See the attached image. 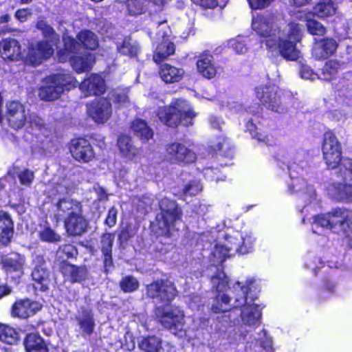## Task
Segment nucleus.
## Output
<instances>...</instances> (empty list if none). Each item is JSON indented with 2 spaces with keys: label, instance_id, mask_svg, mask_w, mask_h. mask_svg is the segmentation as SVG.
I'll list each match as a JSON object with an SVG mask.
<instances>
[{
  "label": "nucleus",
  "instance_id": "obj_1",
  "mask_svg": "<svg viewBox=\"0 0 352 352\" xmlns=\"http://www.w3.org/2000/svg\"><path fill=\"white\" fill-rule=\"evenodd\" d=\"M253 30L264 40L266 49L279 54L289 60H296L300 56L296 44L302 38V28L299 24H283L278 17L272 14L254 16L252 22Z\"/></svg>",
  "mask_w": 352,
  "mask_h": 352
},
{
  "label": "nucleus",
  "instance_id": "obj_2",
  "mask_svg": "<svg viewBox=\"0 0 352 352\" xmlns=\"http://www.w3.org/2000/svg\"><path fill=\"white\" fill-rule=\"evenodd\" d=\"M213 288L217 292L211 309L214 313L226 312L232 308H241L242 322L248 326L260 324L261 311L254 303V298L249 296L250 284L241 285L236 282L232 287L228 285V278L223 272H217L211 279Z\"/></svg>",
  "mask_w": 352,
  "mask_h": 352
},
{
  "label": "nucleus",
  "instance_id": "obj_3",
  "mask_svg": "<svg viewBox=\"0 0 352 352\" xmlns=\"http://www.w3.org/2000/svg\"><path fill=\"white\" fill-rule=\"evenodd\" d=\"M322 154L329 169L340 166L341 171H344V184L330 185L328 194L338 201H352V160L342 157L341 144L331 132H327L324 135Z\"/></svg>",
  "mask_w": 352,
  "mask_h": 352
},
{
  "label": "nucleus",
  "instance_id": "obj_4",
  "mask_svg": "<svg viewBox=\"0 0 352 352\" xmlns=\"http://www.w3.org/2000/svg\"><path fill=\"white\" fill-rule=\"evenodd\" d=\"M319 228L339 231L345 237L352 239V210L336 208L327 214L315 216L312 223L313 232L320 234Z\"/></svg>",
  "mask_w": 352,
  "mask_h": 352
},
{
  "label": "nucleus",
  "instance_id": "obj_5",
  "mask_svg": "<svg viewBox=\"0 0 352 352\" xmlns=\"http://www.w3.org/2000/svg\"><path fill=\"white\" fill-rule=\"evenodd\" d=\"M157 115L160 120L166 125L175 126L179 124L184 126L192 125L197 113L187 101L175 99L169 106L160 108Z\"/></svg>",
  "mask_w": 352,
  "mask_h": 352
},
{
  "label": "nucleus",
  "instance_id": "obj_6",
  "mask_svg": "<svg viewBox=\"0 0 352 352\" xmlns=\"http://www.w3.org/2000/svg\"><path fill=\"white\" fill-rule=\"evenodd\" d=\"M64 47L57 52V58L60 62H65L69 60L74 69L77 73H82L90 69L94 62V56L85 52L82 56H74L80 48V45L74 38L68 36L63 37Z\"/></svg>",
  "mask_w": 352,
  "mask_h": 352
},
{
  "label": "nucleus",
  "instance_id": "obj_7",
  "mask_svg": "<svg viewBox=\"0 0 352 352\" xmlns=\"http://www.w3.org/2000/svg\"><path fill=\"white\" fill-rule=\"evenodd\" d=\"M37 27L43 31L46 40L32 43L29 46L28 52L24 58V61L31 65H38L43 60L49 58L54 53L52 41H56V34L53 29L41 21Z\"/></svg>",
  "mask_w": 352,
  "mask_h": 352
},
{
  "label": "nucleus",
  "instance_id": "obj_8",
  "mask_svg": "<svg viewBox=\"0 0 352 352\" xmlns=\"http://www.w3.org/2000/svg\"><path fill=\"white\" fill-rule=\"evenodd\" d=\"M159 204L161 212L156 217L158 234L169 237L181 217V210L175 201L167 198L162 199Z\"/></svg>",
  "mask_w": 352,
  "mask_h": 352
},
{
  "label": "nucleus",
  "instance_id": "obj_9",
  "mask_svg": "<svg viewBox=\"0 0 352 352\" xmlns=\"http://www.w3.org/2000/svg\"><path fill=\"white\" fill-rule=\"evenodd\" d=\"M49 84L40 88L41 100L52 101L58 98L65 90L76 87L78 81L69 74H56L48 79Z\"/></svg>",
  "mask_w": 352,
  "mask_h": 352
},
{
  "label": "nucleus",
  "instance_id": "obj_10",
  "mask_svg": "<svg viewBox=\"0 0 352 352\" xmlns=\"http://www.w3.org/2000/svg\"><path fill=\"white\" fill-rule=\"evenodd\" d=\"M155 315L164 328L179 337L185 335L184 314L177 307L160 306L155 309Z\"/></svg>",
  "mask_w": 352,
  "mask_h": 352
},
{
  "label": "nucleus",
  "instance_id": "obj_11",
  "mask_svg": "<svg viewBox=\"0 0 352 352\" xmlns=\"http://www.w3.org/2000/svg\"><path fill=\"white\" fill-rule=\"evenodd\" d=\"M256 96L263 105L274 111L284 113L287 109L283 91L274 85L257 87Z\"/></svg>",
  "mask_w": 352,
  "mask_h": 352
},
{
  "label": "nucleus",
  "instance_id": "obj_12",
  "mask_svg": "<svg viewBox=\"0 0 352 352\" xmlns=\"http://www.w3.org/2000/svg\"><path fill=\"white\" fill-rule=\"evenodd\" d=\"M146 294L156 301L168 305L176 296L177 290L170 280H156L146 286Z\"/></svg>",
  "mask_w": 352,
  "mask_h": 352
},
{
  "label": "nucleus",
  "instance_id": "obj_13",
  "mask_svg": "<svg viewBox=\"0 0 352 352\" xmlns=\"http://www.w3.org/2000/svg\"><path fill=\"white\" fill-rule=\"evenodd\" d=\"M166 157L173 163H192L197 158L196 154L193 151L179 142H173L167 145Z\"/></svg>",
  "mask_w": 352,
  "mask_h": 352
},
{
  "label": "nucleus",
  "instance_id": "obj_14",
  "mask_svg": "<svg viewBox=\"0 0 352 352\" xmlns=\"http://www.w3.org/2000/svg\"><path fill=\"white\" fill-rule=\"evenodd\" d=\"M34 261V267L31 274L33 285L36 290L45 292L48 289L50 281V272L43 257L38 256Z\"/></svg>",
  "mask_w": 352,
  "mask_h": 352
},
{
  "label": "nucleus",
  "instance_id": "obj_15",
  "mask_svg": "<svg viewBox=\"0 0 352 352\" xmlns=\"http://www.w3.org/2000/svg\"><path fill=\"white\" fill-rule=\"evenodd\" d=\"M90 117L98 123H104L110 118L112 109L110 102L106 98H100L92 102L88 107Z\"/></svg>",
  "mask_w": 352,
  "mask_h": 352
},
{
  "label": "nucleus",
  "instance_id": "obj_16",
  "mask_svg": "<svg viewBox=\"0 0 352 352\" xmlns=\"http://www.w3.org/2000/svg\"><path fill=\"white\" fill-rule=\"evenodd\" d=\"M28 113L25 107L17 101L7 103V117L10 126L19 129L22 128L27 120Z\"/></svg>",
  "mask_w": 352,
  "mask_h": 352
},
{
  "label": "nucleus",
  "instance_id": "obj_17",
  "mask_svg": "<svg viewBox=\"0 0 352 352\" xmlns=\"http://www.w3.org/2000/svg\"><path fill=\"white\" fill-rule=\"evenodd\" d=\"M338 47V42L332 38L316 40L312 48V56L316 60L328 58L334 54Z\"/></svg>",
  "mask_w": 352,
  "mask_h": 352
},
{
  "label": "nucleus",
  "instance_id": "obj_18",
  "mask_svg": "<svg viewBox=\"0 0 352 352\" xmlns=\"http://www.w3.org/2000/svg\"><path fill=\"white\" fill-rule=\"evenodd\" d=\"M70 151L74 158L79 162H88L94 157L90 143L83 138L73 140Z\"/></svg>",
  "mask_w": 352,
  "mask_h": 352
},
{
  "label": "nucleus",
  "instance_id": "obj_19",
  "mask_svg": "<svg viewBox=\"0 0 352 352\" xmlns=\"http://www.w3.org/2000/svg\"><path fill=\"white\" fill-rule=\"evenodd\" d=\"M42 305L30 299L17 300L12 306V315L21 318H28L41 310Z\"/></svg>",
  "mask_w": 352,
  "mask_h": 352
},
{
  "label": "nucleus",
  "instance_id": "obj_20",
  "mask_svg": "<svg viewBox=\"0 0 352 352\" xmlns=\"http://www.w3.org/2000/svg\"><path fill=\"white\" fill-rule=\"evenodd\" d=\"M80 89L85 96L102 94L105 91L104 79L98 74H91L79 85Z\"/></svg>",
  "mask_w": 352,
  "mask_h": 352
},
{
  "label": "nucleus",
  "instance_id": "obj_21",
  "mask_svg": "<svg viewBox=\"0 0 352 352\" xmlns=\"http://www.w3.org/2000/svg\"><path fill=\"white\" fill-rule=\"evenodd\" d=\"M21 54V45L16 39L6 38L0 42V55L4 60H16Z\"/></svg>",
  "mask_w": 352,
  "mask_h": 352
},
{
  "label": "nucleus",
  "instance_id": "obj_22",
  "mask_svg": "<svg viewBox=\"0 0 352 352\" xmlns=\"http://www.w3.org/2000/svg\"><path fill=\"white\" fill-rule=\"evenodd\" d=\"M56 206L57 215L60 217H74L82 212L80 202L69 197L59 199Z\"/></svg>",
  "mask_w": 352,
  "mask_h": 352
},
{
  "label": "nucleus",
  "instance_id": "obj_23",
  "mask_svg": "<svg viewBox=\"0 0 352 352\" xmlns=\"http://www.w3.org/2000/svg\"><path fill=\"white\" fill-rule=\"evenodd\" d=\"M60 270L64 277L72 283L85 280L88 275L85 266H77L68 263H63Z\"/></svg>",
  "mask_w": 352,
  "mask_h": 352
},
{
  "label": "nucleus",
  "instance_id": "obj_24",
  "mask_svg": "<svg viewBox=\"0 0 352 352\" xmlns=\"http://www.w3.org/2000/svg\"><path fill=\"white\" fill-rule=\"evenodd\" d=\"M139 348L146 352H172L173 347L168 343H162L156 336L143 338L138 342Z\"/></svg>",
  "mask_w": 352,
  "mask_h": 352
},
{
  "label": "nucleus",
  "instance_id": "obj_25",
  "mask_svg": "<svg viewBox=\"0 0 352 352\" xmlns=\"http://www.w3.org/2000/svg\"><path fill=\"white\" fill-rule=\"evenodd\" d=\"M65 226L67 233L76 236L84 233L87 227V221L82 215V212L74 217H66Z\"/></svg>",
  "mask_w": 352,
  "mask_h": 352
},
{
  "label": "nucleus",
  "instance_id": "obj_26",
  "mask_svg": "<svg viewBox=\"0 0 352 352\" xmlns=\"http://www.w3.org/2000/svg\"><path fill=\"white\" fill-rule=\"evenodd\" d=\"M228 243H230L231 249L239 254H247L252 248L254 239L251 234H246L245 236H229Z\"/></svg>",
  "mask_w": 352,
  "mask_h": 352
},
{
  "label": "nucleus",
  "instance_id": "obj_27",
  "mask_svg": "<svg viewBox=\"0 0 352 352\" xmlns=\"http://www.w3.org/2000/svg\"><path fill=\"white\" fill-rule=\"evenodd\" d=\"M76 320L83 335L90 336L94 332L95 322L91 311L86 309L79 310Z\"/></svg>",
  "mask_w": 352,
  "mask_h": 352
},
{
  "label": "nucleus",
  "instance_id": "obj_28",
  "mask_svg": "<svg viewBox=\"0 0 352 352\" xmlns=\"http://www.w3.org/2000/svg\"><path fill=\"white\" fill-rule=\"evenodd\" d=\"M160 76L166 83H175L180 81L184 71L182 68L176 67L169 64H163L160 69Z\"/></svg>",
  "mask_w": 352,
  "mask_h": 352
},
{
  "label": "nucleus",
  "instance_id": "obj_29",
  "mask_svg": "<svg viewBox=\"0 0 352 352\" xmlns=\"http://www.w3.org/2000/svg\"><path fill=\"white\" fill-rule=\"evenodd\" d=\"M26 352H49L47 345L38 333H29L24 340Z\"/></svg>",
  "mask_w": 352,
  "mask_h": 352
},
{
  "label": "nucleus",
  "instance_id": "obj_30",
  "mask_svg": "<svg viewBox=\"0 0 352 352\" xmlns=\"http://www.w3.org/2000/svg\"><path fill=\"white\" fill-rule=\"evenodd\" d=\"M13 234V223L8 213L0 211V243L8 244Z\"/></svg>",
  "mask_w": 352,
  "mask_h": 352
},
{
  "label": "nucleus",
  "instance_id": "obj_31",
  "mask_svg": "<svg viewBox=\"0 0 352 352\" xmlns=\"http://www.w3.org/2000/svg\"><path fill=\"white\" fill-rule=\"evenodd\" d=\"M117 144L122 155L128 160H131L140 154V149L133 144L131 138L127 135H120Z\"/></svg>",
  "mask_w": 352,
  "mask_h": 352
},
{
  "label": "nucleus",
  "instance_id": "obj_32",
  "mask_svg": "<svg viewBox=\"0 0 352 352\" xmlns=\"http://www.w3.org/2000/svg\"><path fill=\"white\" fill-rule=\"evenodd\" d=\"M25 263V256L17 253H13L2 259L3 267L7 272L22 274Z\"/></svg>",
  "mask_w": 352,
  "mask_h": 352
},
{
  "label": "nucleus",
  "instance_id": "obj_33",
  "mask_svg": "<svg viewBox=\"0 0 352 352\" xmlns=\"http://www.w3.org/2000/svg\"><path fill=\"white\" fill-rule=\"evenodd\" d=\"M230 243H228V238L226 239L224 244H217L213 251L211 253L210 260L212 265L221 264L227 257H229L231 254L230 251L233 250L231 249Z\"/></svg>",
  "mask_w": 352,
  "mask_h": 352
},
{
  "label": "nucleus",
  "instance_id": "obj_34",
  "mask_svg": "<svg viewBox=\"0 0 352 352\" xmlns=\"http://www.w3.org/2000/svg\"><path fill=\"white\" fill-rule=\"evenodd\" d=\"M212 56L209 54H204L200 56L197 60V66L199 73L207 78H212L215 76L217 70L212 63Z\"/></svg>",
  "mask_w": 352,
  "mask_h": 352
},
{
  "label": "nucleus",
  "instance_id": "obj_35",
  "mask_svg": "<svg viewBox=\"0 0 352 352\" xmlns=\"http://www.w3.org/2000/svg\"><path fill=\"white\" fill-rule=\"evenodd\" d=\"M131 131L142 141H147L153 138V133L146 122L141 119L133 120L131 125Z\"/></svg>",
  "mask_w": 352,
  "mask_h": 352
},
{
  "label": "nucleus",
  "instance_id": "obj_36",
  "mask_svg": "<svg viewBox=\"0 0 352 352\" xmlns=\"http://www.w3.org/2000/svg\"><path fill=\"white\" fill-rule=\"evenodd\" d=\"M175 52V46L173 43L170 42L168 38H163L161 43H160L153 55V60L155 63H160Z\"/></svg>",
  "mask_w": 352,
  "mask_h": 352
},
{
  "label": "nucleus",
  "instance_id": "obj_37",
  "mask_svg": "<svg viewBox=\"0 0 352 352\" xmlns=\"http://www.w3.org/2000/svg\"><path fill=\"white\" fill-rule=\"evenodd\" d=\"M336 4L332 0H322L314 8V14L320 18H325L336 14Z\"/></svg>",
  "mask_w": 352,
  "mask_h": 352
},
{
  "label": "nucleus",
  "instance_id": "obj_38",
  "mask_svg": "<svg viewBox=\"0 0 352 352\" xmlns=\"http://www.w3.org/2000/svg\"><path fill=\"white\" fill-rule=\"evenodd\" d=\"M340 69V64L335 60H329L322 69L318 78L323 80H331Z\"/></svg>",
  "mask_w": 352,
  "mask_h": 352
},
{
  "label": "nucleus",
  "instance_id": "obj_39",
  "mask_svg": "<svg viewBox=\"0 0 352 352\" xmlns=\"http://www.w3.org/2000/svg\"><path fill=\"white\" fill-rule=\"evenodd\" d=\"M0 340L8 344H14L19 340V333L8 325L0 324Z\"/></svg>",
  "mask_w": 352,
  "mask_h": 352
},
{
  "label": "nucleus",
  "instance_id": "obj_40",
  "mask_svg": "<svg viewBox=\"0 0 352 352\" xmlns=\"http://www.w3.org/2000/svg\"><path fill=\"white\" fill-rule=\"evenodd\" d=\"M77 37L87 49L95 50L98 45L96 36L91 31L82 30L78 34Z\"/></svg>",
  "mask_w": 352,
  "mask_h": 352
},
{
  "label": "nucleus",
  "instance_id": "obj_41",
  "mask_svg": "<svg viewBox=\"0 0 352 352\" xmlns=\"http://www.w3.org/2000/svg\"><path fill=\"white\" fill-rule=\"evenodd\" d=\"M312 16L311 13H307L305 14V19L306 21V26L308 32L313 35L322 36L326 32V28L323 25L311 18Z\"/></svg>",
  "mask_w": 352,
  "mask_h": 352
},
{
  "label": "nucleus",
  "instance_id": "obj_42",
  "mask_svg": "<svg viewBox=\"0 0 352 352\" xmlns=\"http://www.w3.org/2000/svg\"><path fill=\"white\" fill-rule=\"evenodd\" d=\"M119 3H125V0H118ZM127 10L131 15H139L145 12L146 8L140 0H127L126 1Z\"/></svg>",
  "mask_w": 352,
  "mask_h": 352
},
{
  "label": "nucleus",
  "instance_id": "obj_43",
  "mask_svg": "<svg viewBox=\"0 0 352 352\" xmlns=\"http://www.w3.org/2000/svg\"><path fill=\"white\" fill-rule=\"evenodd\" d=\"M15 174L20 184L24 186H30L34 179V173L28 168L14 169Z\"/></svg>",
  "mask_w": 352,
  "mask_h": 352
},
{
  "label": "nucleus",
  "instance_id": "obj_44",
  "mask_svg": "<svg viewBox=\"0 0 352 352\" xmlns=\"http://www.w3.org/2000/svg\"><path fill=\"white\" fill-rule=\"evenodd\" d=\"M292 186V188H290V190L294 192H305L311 199L314 198L315 195V190L313 189L312 186H308L307 182L303 179H294Z\"/></svg>",
  "mask_w": 352,
  "mask_h": 352
},
{
  "label": "nucleus",
  "instance_id": "obj_45",
  "mask_svg": "<svg viewBox=\"0 0 352 352\" xmlns=\"http://www.w3.org/2000/svg\"><path fill=\"white\" fill-rule=\"evenodd\" d=\"M118 50L124 55L134 56L138 54V47L130 38H125L122 45H118Z\"/></svg>",
  "mask_w": 352,
  "mask_h": 352
},
{
  "label": "nucleus",
  "instance_id": "obj_46",
  "mask_svg": "<svg viewBox=\"0 0 352 352\" xmlns=\"http://www.w3.org/2000/svg\"><path fill=\"white\" fill-rule=\"evenodd\" d=\"M77 254V249L71 244L61 245L57 252L58 257L62 260L76 257Z\"/></svg>",
  "mask_w": 352,
  "mask_h": 352
},
{
  "label": "nucleus",
  "instance_id": "obj_47",
  "mask_svg": "<svg viewBox=\"0 0 352 352\" xmlns=\"http://www.w3.org/2000/svg\"><path fill=\"white\" fill-rule=\"evenodd\" d=\"M120 286L124 292H133L138 289L139 282L133 276H126L120 281Z\"/></svg>",
  "mask_w": 352,
  "mask_h": 352
},
{
  "label": "nucleus",
  "instance_id": "obj_48",
  "mask_svg": "<svg viewBox=\"0 0 352 352\" xmlns=\"http://www.w3.org/2000/svg\"><path fill=\"white\" fill-rule=\"evenodd\" d=\"M114 239L115 235L111 233H104L102 235L100 248L102 254H111Z\"/></svg>",
  "mask_w": 352,
  "mask_h": 352
},
{
  "label": "nucleus",
  "instance_id": "obj_49",
  "mask_svg": "<svg viewBox=\"0 0 352 352\" xmlns=\"http://www.w3.org/2000/svg\"><path fill=\"white\" fill-rule=\"evenodd\" d=\"M43 241L55 243L60 241V236L50 228H45L39 233Z\"/></svg>",
  "mask_w": 352,
  "mask_h": 352
},
{
  "label": "nucleus",
  "instance_id": "obj_50",
  "mask_svg": "<svg viewBox=\"0 0 352 352\" xmlns=\"http://www.w3.org/2000/svg\"><path fill=\"white\" fill-rule=\"evenodd\" d=\"M26 122H28L31 127L36 128L38 130H42L45 128L44 120L35 114H28Z\"/></svg>",
  "mask_w": 352,
  "mask_h": 352
},
{
  "label": "nucleus",
  "instance_id": "obj_51",
  "mask_svg": "<svg viewBox=\"0 0 352 352\" xmlns=\"http://www.w3.org/2000/svg\"><path fill=\"white\" fill-rule=\"evenodd\" d=\"M257 339L260 341L261 346L263 347L267 352H272V340L267 336L265 330H262L261 333H258Z\"/></svg>",
  "mask_w": 352,
  "mask_h": 352
},
{
  "label": "nucleus",
  "instance_id": "obj_52",
  "mask_svg": "<svg viewBox=\"0 0 352 352\" xmlns=\"http://www.w3.org/2000/svg\"><path fill=\"white\" fill-rule=\"evenodd\" d=\"M202 189V186L199 181H194L186 185L184 189V195H196Z\"/></svg>",
  "mask_w": 352,
  "mask_h": 352
},
{
  "label": "nucleus",
  "instance_id": "obj_53",
  "mask_svg": "<svg viewBox=\"0 0 352 352\" xmlns=\"http://www.w3.org/2000/svg\"><path fill=\"white\" fill-rule=\"evenodd\" d=\"M229 46L238 54H243L247 52V47L241 38L232 39L229 41Z\"/></svg>",
  "mask_w": 352,
  "mask_h": 352
},
{
  "label": "nucleus",
  "instance_id": "obj_54",
  "mask_svg": "<svg viewBox=\"0 0 352 352\" xmlns=\"http://www.w3.org/2000/svg\"><path fill=\"white\" fill-rule=\"evenodd\" d=\"M118 210L115 207L109 210L107 217L105 220V224L111 228L116 223Z\"/></svg>",
  "mask_w": 352,
  "mask_h": 352
},
{
  "label": "nucleus",
  "instance_id": "obj_55",
  "mask_svg": "<svg viewBox=\"0 0 352 352\" xmlns=\"http://www.w3.org/2000/svg\"><path fill=\"white\" fill-rule=\"evenodd\" d=\"M300 74L302 78L307 80H314L318 76V75L314 74L309 67L305 65L302 67Z\"/></svg>",
  "mask_w": 352,
  "mask_h": 352
},
{
  "label": "nucleus",
  "instance_id": "obj_56",
  "mask_svg": "<svg viewBox=\"0 0 352 352\" xmlns=\"http://www.w3.org/2000/svg\"><path fill=\"white\" fill-rule=\"evenodd\" d=\"M135 234L134 230L132 229L131 226H127L126 228L122 230L119 234V239L122 241H127L131 237Z\"/></svg>",
  "mask_w": 352,
  "mask_h": 352
},
{
  "label": "nucleus",
  "instance_id": "obj_57",
  "mask_svg": "<svg viewBox=\"0 0 352 352\" xmlns=\"http://www.w3.org/2000/svg\"><path fill=\"white\" fill-rule=\"evenodd\" d=\"M274 0H248L252 9H261L270 4Z\"/></svg>",
  "mask_w": 352,
  "mask_h": 352
},
{
  "label": "nucleus",
  "instance_id": "obj_58",
  "mask_svg": "<svg viewBox=\"0 0 352 352\" xmlns=\"http://www.w3.org/2000/svg\"><path fill=\"white\" fill-rule=\"evenodd\" d=\"M113 96L115 102L121 105H125L129 102V96L126 91L116 92L114 94Z\"/></svg>",
  "mask_w": 352,
  "mask_h": 352
},
{
  "label": "nucleus",
  "instance_id": "obj_59",
  "mask_svg": "<svg viewBox=\"0 0 352 352\" xmlns=\"http://www.w3.org/2000/svg\"><path fill=\"white\" fill-rule=\"evenodd\" d=\"M32 15V12L28 9L19 10L15 13V17L21 22H24Z\"/></svg>",
  "mask_w": 352,
  "mask_h": 352
},
{
  "label": "nucleus",
  "instance_id": "obj_60",
  "mask_svg": "<svg viewBox=\"0 0 352 352\" xmlns=\"http://www.w3.org/2000/svg\"><path fill=\"white\" fill-rule=\"evenodd\" d=\"M195 3L204 8H212L217 6L216 0H192Z\"/></svg>",
  "mask_w": 352,
  "mask_h": 352
},
{
  "label": "nucleus",
  "instance_id": "obj_61",
  "mask_svg": "<svg viewBox=\"0 0 352 352\" xmlns=\"http://www.w3.org/2000/svg\"><path fill=\"white\" fill-rule=\"evenodd\" d=\"M104 256V267L106 272H108L113 266V261L111 254H103Z\"/></svg>",
  "mask_w": 352,
  "mask_h": 352
},
{
  "label": "nucleus",
  "instance_id": "obj_62",
  "mask_svg": "<svg viewBox=\"0 0 352 352\" xmlns=\"http://www.w3.org/2000/svg\"><path fill=\"white\" fill-rule=\"evenodd\" d=\"M210 124L214 129H221L223 122L217 116H210L209 118Z\"/></svg>",
  "mask_w": 352,
  "mask_h": 352
},
{
  "label": "nucleus",
  "instance_id": "obj_63",
  "mask_svg": "<svg viewBox=\"0 0 352 352\" xmlns=\"http://www.w3.org/2000/svg\"><path fill=\"white\" fill-rule=\"evenodd\" d=\"M48 150L49 147L46 146L44 142L41 143V148H38V146L36 145H34L32 147V151L34 153L38 152L41 154H45Z\"/></svg>",
  "mask_w": 352,
  "mask_h": 352
},
{
  "label": "nucleus",
  "instance_id": "obj_64",
  "mask_svg": "<svg viewBox=\"0 0 352 352\" xmlns=\"http://www.w3.org/2000/svg\"><path fill=\"white\" fill-rule=\"evenodd\" d=\"M311 0H289L291 5L296 7L305 6L309 3Z\"/></svg>",
  "mask_w": 352,
  "mask_h": 352
}]
</instances>
